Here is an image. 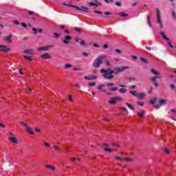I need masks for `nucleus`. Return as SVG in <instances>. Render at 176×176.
<instances>
[{"mask_svg":"<svg viewBox=\"0 0 176 176\" xmlns=\"http://www.w3.org/2000/svg\"><path fill=\"white\" fill-rule=\"evenodd\" d=\"M14 24H16V25H19V24H20V22H19V21L16 20V21H14Z\"/></svg>","mask_w":176,"mask_h":176,"instance_id":"e2e57ef3","label":"nucleus"},{"mask_svg":"<svg viewBox=\"0 0 176 176\" xmlns=\"http://www.w3.org/2000/svg\"><path fill=\"white\" fill-rule=\"evenodd\" d=\"M170 112H173V113H176V109H172Z\"/></svg>","mask_w":176,"mask_h":176,"instance_id":"774afa93","label":"nucleus"},{"mask_svg":"<svg viewBox=\"0 0 176 176\" xmlns=\"http://www.w3.org/2000/svg\"><path fill=\"white\" fill-rule=\"evenodd\" d=\"M102 146L103 150H104V148H108V146H109V144H108L107 143H102Z\"/></svg>","mask_w":176,"mask_h":176,"instance_id":"79ce46f5","label":"nucleus"},{"mask_svg":"<svg viewBox=\"0 0 176 176\" xmlns=\"http://www.w3.org/2000/svg\"><path fill=\"white\" fill-rule=\"evenodd\" d=\"M68 100L70 101V102H74V99H72V95L69 94L68 95Z\"/></svg>","mask_w":176,"mask_h":176,"instance_id":"e433bc0d","label":"nucleus"},{"mask_svg":"<svg viewBox=\"0 0 176 176\" xmlns=\"http://www.w3.org/2000/svg\"><path fill=\"white\" fill-rule=\"evenodd\" d=\"M109 90L110 91H118V87H112V88H109Z\"/></svg>","mask_w":176,"mask_h":176,"instance_id":"c9c22d12","label":"nucleus"},{"mask_svg":"<svg viewBox=\"0 0 176 176\" xmlns=\"http://www.w3.org/2000/svg\"><path fill=\"white\" fill-rule=\"evenodd\" d=\"M45 146H46L47 148H50V144H49L48 142H45L44 143Z\"/></svg>","mask_w":176,"mask_h":176,"instance_id":"3c124183","label":"nucleus"},{"mask_svg":"<svg viewBox=\"0 0 176 176\" xmlns=\"http://www.w3.org/2000/svg\"><path fill=\"white\" fill-rule=\"evenodd\" d=\"M21 25H22L23 27V28H28V25H26L25 23H21Z\"/></svg>","mask_w":176,"mask_h":176,"instance_id":"de8ad7c7","label":"nucleus"},{"mask_svg":"<svg viewBox=\"0 0 176 176\" xmlns=\"http://www.w3.org/2000/svg\"><path fill=\"white\" fill-rule=\"evenodd\" d=\"M166 41H167V42H168V46H170V47H173V45L171 44V43L170 42V41H168V40H166Z\"/></svg>","mask_w":176,"mask_h":176,"instance_id":"052dcab7","label":"nucleus"},{"mask_svg":"<svg viewBox=\"0 0 176 176\" xmlns=\"http://www.w3.org/2000/svg\"><path fill=\"white\" fill-rule=\"evenodd\" d=\"M52 47H53V45L39 47L38 48V52H47V50H50V49H52Z\"/></svg>","mask_w":176,"mask_h":176,"instance_id":"1a4fd4ad","label":"nucleus"},{"mask_svg":"<svg viewBox=\"0 0 176 176\" xmlns=\"http://www.w3.org/2000/svg\"><path fill=\"white\" fill-rule=\"evenodd\" d=\"M124 160H126L128 163H133V162H134V159L129 157H126L125 158H124Z\"/></svg>","mask_w":176,"mask_h":176,"instance_id":"4be33fe9","label":"nucleus"},{"mask_svg":"<svg viewBox=\"0 0 176 176\" xmlns=\"http://www.w3.org/2000/svg\"><path fill=\"white\" fill-rule=\"evenodd\" d=\"M162 150L164 151V152L165 153H166L167 155H168L170 153V151H168V149L167 148H163Z\"/></svg>","mask_w":176,"mask_h":176,"instance_id":"a19ab883","label":"nucleus"},{"mask_svg":"<svg viewBox=\"0 0 176 176\" xmlns=\"http://www.w3.org/2000/svg\"><path fill=\"white\" fill-rule=\"evenodd\" d=\"M45 167H46V168H50L52 171H54L56 170V167L52 165H45Z\"/></svg>","mask_w":176,"mask_h":176,"instance_id":"b1692460","label":"nucleus"},{"mask_svg":"<svg viewBox=\"0 0 176 176\" xmlns=\"http://www.w3.org/2000/svg\"><path fill=\"white\" fill-rule=\"evenodd\" d=\"M80 45H81V46H85V45H86V42L84 40H81Z\"/></svg>","mask_w":176,"mask_h":176,"instance_id":"49530a36","label":"nucleus"},{"mask_svg":"<svg viewBox=\"0 0 176 176\" xmlns=\"http://www.w3.org/2000/svg\"><path fill=\"white\" fill-rule=\"evenodd\" d=\"M88 86H96V82H89Z\"/></svg>","mask_w":176,"mask_h":176,"instance_id":"4d7b16f0","label":"nucleus"},{"mask_svg":"<svg viewBox=\"0 0 176 176\" xmlns=\"http://www.w3.org/2000/svg\"><path fill=\"white\" fill-rule=\"evenodd\" d=\"M8 140L10 141L12 144H14L15 145H17L19 144V140H17V138L16 137H10L8 138Z\"/></svg>","mask_w":176,"mask_h":176,"instance_id":"f8f14e48","label":"nucleus"},{"mask_svg":"<svg viewBox=\"0 0 176 176\" xmlns=\"http://www.w3.org/2000/svg\"><path fill=\"white\" fill-rule=\"evenodd\" d=\"M111 72H112V69H100V73L103 74V77L104 78V79H113V76L112 75V74H113V73H111Z\"/></svg>","mask_w":176,"mask_h":176,"instance_id":"f03ea898","label":"nucleus"},{"mask_svg":"<svg viewBox=\"0 0 176 176\" xmlns=\"http://www.w3.org/2000/svg\"><path fill=\"white\" fill-rule=\"evenodd\" d=\"M125 69H129V67H115L114 70L111 72V74H119V72H123Z\"/></svg>","mask_w":176,"mask_h":176,"instance_id":"0eeeda50","label":"nucleus"},{"mask_svg":"<svg viewBox=\"0 0 176 176\" xmlns=\"http://www.w3.org/2000/svg\"><path fill=\"white\" fill-rule=\"evenodd\" d=\"M145 97V93H141V94H138V100H142V98Z\"/></svg>","mask_w":176,"mask_h":176,"instance_id":"412c9836","label":"nucleus"},{"mask_svg":"<svg viewBox=\"0 0 176 176\" xmlns=\"http://www.w3.org/2000/svg\"><path fill=\"white\" fill-rule=\"evenodd\" d=\"M104 56H98L92 64L94 68H98L101 64H102Z\"/></svg>","mask_w":176,"mask_h":176,"instance_id":"20e7f679","label":"nucleus"},{"mask_svg":"<svg viewBox=\"0 0 176 176\" xmlns=\"http://www.w3.org/2000/svg\"><path fill=\"white\" fill-rule=\"evenodd\" d=\"M84 79L86 80H94V79H97L96 76H85L84 77Z\"/></svg>","mask_w":176,"mask_h":176,"instance_id":"2eb2a0df","label":"nucleus"},{"mask_svg":"<svg viewBox=\"0 0 176 176\" xmlns=\"http://www.w3.org/2000/svg\"><path fill=\"white\" fill-rule=\"evenodd\" d=\"M63 6H69V8H74V9H76L77 10H82V12H85L86 13H89V8L86 7L79 8L78 6L71 5V4H67L65 3H63Z\"/></svg>","mask_w":176,"mask_h":176,"instance_id":"7ed1b4c3","label":"nucleus"},{"mask_svg":"<svg viewBox=\"0 0 176 176\" xmlns=\"http://www.w3.org/2000/svg\"><path fill=\"white\" fill-rule=\"evenodd\" d=\"M156 21L157 22V24L160 25V27H161V28H163V21H162V15L160 14V10H159V8H157L156 11Z\"/></svg>","mask_w":176,"mask_h":176,"instance_id":"423d86ee","label":"nucleus"},{"mask_svg":"<svg viewBox=\"0 0 176 176\" xmlns=\"http://www.w3.org/2000/svg\"><path fill=\"white\" fill-rule=\"evenodd\" d=\"M74 31H76L77 32H82V29H80L79 28H74Z\"/></svg>","mask_w":176,"mask_h":176,"instance_id":"a18cd8bd","label":"nucleus"},{"mask_svg":"<svg viewBox=\"0 0 176 176\" xmlns=\"http://www.w3.org/2000/svg\"><path fill=\"white\" fill-rule=\"evenodd\" d=\"M115 5H116V6H122V3L117 1L115 3Z\"/></svg>","mask_w":176,"mask_h":176,"instance_id":"603ef678","label":"nucleus"},{"mask_svg":"<svg viewBox=\"0 0 176 176\" xmlns=\"http://www.w3.org/2000/svg\"><path fill=\"white\" fill-rule=\"evenodd\" d=\"M74 87L77 89H80V84L79 82H74Z\"/></svg>","mask_w":176,"mask_h":176,"instance_id":"58836bf2","label":"nucleus"},{"mask_svg":"<svg viewBox=\"0 0 176 176\" xmlns=\"http://www.w3.org/2000/svg\"><path fill=\"white\" fill-rule=\"evenodd\" d=\"M145 113H146V111H145V110H142V111L138 112V115L139 118H144V115H145Z\"/></svg>","mask_w":176,"mask_h":176,"instance_id":"6ab92c4d","label":"nucleus"},{"mask_svg":"<svg viewBox=\"0 0 176 176\" xmlns=\"http://www.w3.org/2000/svg\"><path fill=\"white\" fill-rule=\"evenodd\" d=\"M115 159H116L117 160H122V157L117 155L115 157Z\"/></svg>","mask_w":176,"mask_h":176,"instance_id":"0e129e2a","label":"nucleus"},{"mask_svg":"<svg viewBox=\"0 0 176 176\" xmlns=\"http://www.w3.org/2000/svg\"><path fill=\"white\" fill-rule=\"evenodd\" d=\"M95 2H96V3H94V2H88L87 3H89V5L90 6H98V5H101V3H100V2H98V1H97V0H95Z\"/></svg>","mask_w":176,"mask_h":176,"instance_id":"f3484780","label":"nucleus"},{"mask_svg":"<svg viewBox=\"0 0 176 176\" xmlns=\"http://www.w3.org/2000/svg\"><path fill=\"white\" fill-rule=\"evenodd\" d=\"M0 52L8 53V52H10V48L6 47V45H0Z\"/></svg>","mask_w":176,"mask_h":176,"instance_id":"9b49d317","label":"nucleus"},{"mask_svg":"<svg viewBox=\"0 0 176 176\" xmlns=\"http://www.w3.org/2000/svg\"><path fill=\"white\" fill-rule=\"evenodd\" d=\"M23 58L25 60H28L29 61H32V57L29 56H23Z\"/></svg>","mask_w":176,"mask_h":176,"instance_id":"7c9ffc66","label":"nucleus"},{"mask_svg":"<svg viewBox=\"0 0 176 176\" xmlns=\"http://www.w3.org/2000/svg\"><path fill=\"white\" fill-rule=\"evenodd\" d=\"M103 151H104V152H109V153H112V152H113L112 148H104Z\"/></svg>","mask_w":176,"mask_h":176,"instance_id":"c85d7f7f","label":"nucleus"},{"mask_svg":"<svg viewBox=\"0 0 176 176\" xmlns=\"http://www.w3.org/2000/svg\"><path fill=\"white\" fill-rule=\"evenodd\" d=\"M21 124H22V126H25V130L27 128H28V124H27V123H25L24 122H21Z\"/></svg>","mask_w":176,"mask_h":176,"instance_id":"ea45409f","label":"nucleus"},{"mask_svg":"<svg viewBox=\"0 0 176 176\" xmlns=\"http://www.w3.org/2000/svg\"><path fill=\"white\" fill-rule=\"evenodd\" d=\"M74 71H83V68H82V67H75V68H74Z\"/></svg>","mask_w":176,"mask_h":176,"instance_id":"c03bdc74","label":"nucleus"},{"mask_svg":"<svg viewBox=\"0 0 176 176\" xmlns=\"http://www.w3.org/2000/svg\"><path fill=\"white\" fill-rule=\"evenodd\" d=\"M121 111H123L124 112H126V113L124 115H129V112H127V109L126 107H120Z\"/></svg>","mask_w":176,"mask_h":176,"instance_id":"f704fd0d","label":"nucleus"},{"mask_svg":"<svg viewBox=\"0 0 176 176\" xmlns=\"http://www.w3.org/2000/svg\"><path fill=\"white\" fill-rule=\"evenodd\" d=\"M54 35L55 38H60V34L58 33H54Z\"/></svg>","mask_w":176,"mask_h":176,"instance_id":"13d9d810","label":"nucleus"},{"mask_svg":"<svg viewBox=\"0 0 176 176\" xmlns=\"http://www.w3.org/2000/svg\"><path fill=\"white\" fill-rule=\"evenodd\" d=\"M160 34H161V36H162L163 39H164L165 41H168V38H167V36H166L164 32H161Z\"/></svg>","mask_w":176,"mask_h":176,"instance_id":"cd10ccee","label":"nucleus"},{"mask_svg":"<svg viewBox=\"0 0 176 176\" xmlns=\"http://www.w3.org/2000/svg\"><path fill=\"white\" fill-rule=\"evenodd\" d=\"M151 72L155 75V76H153L150 78L151 80L153 81V85H154L155 87H159V82H157V79H162V76H160V73L155 70V69H151Z\"/></svg>","mask_w":176,"mask_h":176,"instance_id":"f257e3e1","label":"nucleus"},{"mask_svg":"<svg viewBox=\"0 0 176 176\" xmlns=\"http://www.w3.org/2000/svg\"><path fill=\"white\" fill-rule=\"evenodd\" d=\"M138 105H140V107H142L144 105V103L141 102H138Z\"/></svg>","mask_w":176,"mask_h":176,"instance_id":"69168bd1","label":"nucleus"},{"mask_svg":"<svg viewBox=\"0 0 176 176\" xmlns=\"http://www.w3.org/2000/svg\"><path fill=\"white\" fill-rule=\"evenodd\" d=\"M130 94H132L135 98L138 96V92L137 91H131Z\"/></svg>","mask_w":176,"mask_h":176,"instance_id":"393cba45","label":"nucleus"},{"mask_svg":"<svg viewBox=\"0 0 176 176\" xmlns=\"http://www.w3.org/2000/svg\"><path fill=\"white\" fill-rule=\"evenodd\" d=\"M53 147L55 148V151H56V152H62V151H63V150L61 149V148H60V146H57V145H54Z\"/></svg>","mask_w":176,"mask_h":176,"instance_id":"a878e982","label":"nucleus"},{"mask_svg":"<svg viewBox=\"0 0 176 176\" xmlns=\"http://www.w3.org/2000/svg\"><path fill=\"white\" fill-rule=\"evenodd\" d=\"M113 82H109L106 84V86H107L108 87H111V86H113Z\"/></svg>","mask_w":176,"mask_h":176,"instance_id":"8fccbe9b","label":"nucleus"},{"mask_svg":"<svg viewBox=\"0 0 176 176\" xmlns=\"http://www.w3.org/2000/svg\"><path fill=\"white\" fill-rule=\"evenodd\" d=\"M28 13L29 14H30V16H34V11H28Z\"/></svg>","mask_w":176,"mask_h":176,"instance_id":"5fc2aeb1","label":"nucleus"},{"mask_svg":"<svg viewBox=\"0 0 176 176\" xmlns=\"http://www.w3.org/2000/svg\"><path fill=\"white\" fill-rule=\"evenodd\" d=\"M35 50L32 49H27L23 51V53L25 54H31L32 56H34L35 54Z\"/></svg>","mask_w":176,"mask_h":176,"instance_id":"ddd939ff","label":"nucleus"},{"mask_svg":"<svg viewBox=\"0 0 176 176\" xmlns=\"http://www.w3.org/2000/svg\"><path fill=\"white\" fill-rule=\"evenodd\" d=\"M111 145L113 146H116L117 148H119L120 146V144H115V143L111 144Z\"/></svg>","mask_w":176,"mask_h":176,"instance_id":"6e6d98bb","label":"nucleus"},{"mask_svg":"<svg viewBox=\"0 0 176 176\" xmlns=\"http://www.w3.org/2000/svg\"><path fill=\"white\" fill-rule=\"evenodd\" d=\"M105 63H106V65H107V67H109V65H111V63H109V60H106Z\"/></svg>","mask_w":176,"mask_h":176,"instance_id":"680f3d73","label":"nucleus"},{"mask_svg":"<svg viewBox=\"0 0 176 176\" xmlns=\"http://www.w3.org/2000/svg\"><path fill=\"white\" fill-rule=\"evenodd\" d=\"M120 16H121V17H127V16H129V14H126L124 12H120Z\"/></svg>","mask_w":176,"mask_h":176,"instance_id":"4c0bfd02","label":"nucleus"},{"mask_svg":"<svg viewBox=\"0 0 176 176\" xmlns=\"http://www.w3.org/2000/svg\"><path fill=\"white\" fill-rule=\"evenodd\" d=\"M140 61H142L143 64H148V61L146 60V59H145V58H140Z\"/></svg>","mask_w":176,"mask_h":176,"instance_id":"72a5a7b5","label":"nucleus"},{"mask_svg":"<svg viewBox=\"0 0 176 176\" xmlns=\"http://www.w3.org/2000/svg\"><path fill=\"white\" fill-rule=\"evenodd\" d=\"M158 102V104L154 105V108L156 109H159L162 105H166L167 104V99H160Z\"/></svg>","mask_w":176,"mask_h":176,"instance_id":"6e6552de","label":"nucleus"},{"mask_svg":"<svg viewBox=\"0 0 176 176\" xmlns=\"http://www.w3.org/2000/svg\"><path fill=\"white\" fill-rule=\"evenodd\" d=\"M26 131H28V133L29 134H32V135H34V134H35V133H34V131H32V129H31V128L28 127L26 129Z\"/></svg>","mask_w":176,"mask_h":176,"instance_id":"bb28decb","label":"nucleus"},{"mask_svg":"<svg viewBox=\"0 0 176 176\" xmlns=\"http://www.w3.org/2000/svg\"><path fill=\"white\" fill-rule=\"evenodd\" d=\"M71 39H72L71 36H69V35L65 36V38L63 40H62V43H63L64 45H68L69 43V41H71Z\"/></svg>","mask_w":176,"mask_h":176,"instance_id":"9d476101","label":"nucleus"},{"mask_svg":"<svg viewBox=\"0 0 176 176\" xmlns=\"http://www.w3.org/2000/svg\"><path fill=\"white\" fill-rule=\"evenodd\" d=\"M126 105L127 108L131 109V111H134L135 109V108L133 106V104H130L129 102H126Z\"/></svg>","mask_w":176,"mask_h":176,"instance_id":"a211bd4d","label":"nucleus"},{"mask_svg":"<svg viewBox=\"0 0 176 176\" xmlns=\"http://www.w3.org/2000/svg\"><path fill=\"white\" fill-rule=\"evenodd\" d=\"M116 53H118V54H120L122 53V50L119 49H116L115 50Z\"/></svg>","mask_w":176,"mask_h":176,"instance_id":"09e8293b","label":"nucleus"},{"mask_svg":"<svg viewBox=\"0 0 176 176\" xmlns=\"http://www.w3.org/2000/svg\"><path fill=\"white\" fill-rule=\"evenodd\" d=\"M119 91L120 93H121V94H124L127 91V89L124 88H121L119 89Z\"/></svg>","mask_w":176,"mask_h":176,"instance_id":"c756f323","label":"nucleus"},{"mask_svg":"<svg viewBox=\"0 0 176 176\" xmlns=\"http://www.w3.org/2000/svg\"><path fill=\"white\" fill-rule=\"evenodd\" d=\"M118 101H123V98L120 96H114L111 98V99L107 102L110 105H115Z\"/></svg>","mask_w":176,"mask_h":176,"instance_id":"39448f33","label":"nucleus"},{"mask_svg":"<svg viewBox=\"0 0 176 176\" xmlns=\"http://www.w3.org/2000/svg\"><path fill=\"white\" fill-rule=\"evenodd\" d=\"M12 34L5 36L4 41L8 42V43H12Z\"/></svg>","mask_w":176,"mask_h":176,"instance_id":"dca6fc26","label":"nucleus"},{"mask_svg":"<svg viewBox=\"0 0 176 176\" xmlns=\"http://www.w3.org/2000/svg\"><path fill=\"white\" fill-rule=\"evenodd\" d=\"M41 58H42L43 60H50V58H52V56H50L49 54L46 53L43 54L41 56Z\"/></svg>","mask_w":176,"mask_h":176,"instance_id":"4468645a","label":"nucleus"},{"mask_svg":"<svg viewBox=\"0 0 176 176\" xmlns=\"http://www.w3.org/2000/svg\"><path fill=\"white\" fill-rule=\"evenodd\" d=\"M104 86H105V85H100L98 86V89L101 90L103 93H107L106 89L102 90V88L104 87Z\"/></svg>","mask_w":176,"mask_h":176,"instance_id":"5701e85b","label":"nucleus"},{"mask_svg":"<svg viewBox=\"0 0 176 176\" xmlns=\"http://www.w3.org/2000/svg\"><path fill=\"white\" fill-rule=\"evenodd\" d=\"M147 23L148 25L151 27V16L149 15L147 16Z\"/></svg>","mask_w":176,"mask_h":176,"instance_id":"37998d69","label":"nucleus"},{"mask_svg":"<svg viewBox=\"0 0 176 176\" xmlns=\"http://www.w3.org/2000/svg\"><path fill=\"white\" fill-rule=\"evenodd\" d=\"M34 130H35V131H36L37 133H41V129H39L38 128H35Z\"/></svg>","mask_w":176,"mask_h":176,"instance_id":"338daca9","label":"nucleus"},{"mask_svg":"<svg viewBox=\"0 0 176 176\" xmlns=\"http://www.w3.org/2000/svg\"><path fill=\"white\" fill-rule=\"evenodd\" d=\"M94 13H97L98 14H102V12L99 10H94Z\"/></svg>","mask_w":176,"mask_h":176,"instance_id":"864d4df0","label":"nucleus"},{"mask_svg":"<svg viewBox=\"0 0 176 176\" xmlns=\"http://www.w3.org/2000/svg\"><path fill=\"white\" fill-rule=\"evenodd\" d=\"M32 31L34 32L33 33L34 35H36V33H37V32L41 33V32H42L43 30L42 29H36V28H34L32 29Z\"/></svg>","mask_w":176,"mask_h":176,"instance_id":"aec40b11","label":"nucleus"},{"mask_svg":"<svg viewBox=\"0 0 176 176\" xmlns=\"http://www.w3.org/2000/svg\"><path fill=\"white\" fill-rule=\"evenodd\" d=\"M19 73L20 74V75H24V72H23V69H19Z\"/></svg>","mask_w":176,"mask_h":176,"instance_id":"bf43d9fd","label":"nucleus"},{"mask_svg":"<svg viewBox=\"0 0 176 176\" xmlns=\"http://www.w3.org/2000/svg\"><path fill=\"white\" fill-rule=\"evenodd\" d=\"M72 67V65L69 64V63H67V64H65L64 65V68L65 69H68V68H71Z\"/></svg>","mask_w":176,"mask_h":176,"instance_id":"2f4dec72","label":"nucleus"},{"mask_svg":"<svg viewBox=\"0 0 176 176\" xmlns=\"http://www.w3.org/2000/svg\"><path fill=\"white\" fill-rule=\"evenodd\" d=\"M156 101H157V97H155V98H153V100H150L149 102H150L151 104H155V102H156Z\"/></svg>","mask_w":176,"mask_h":176,"instance_id":"473e14b6","label":"nucleus"}]
</instances>
